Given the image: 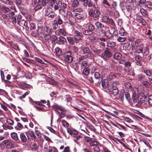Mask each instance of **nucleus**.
Returning a JSON list of instances; mask_svg holds the SVG:
<instances>
[{
	"label": "nucleus",
	"mask_w": 152,
	"mask_h": 152,
	"mask_svg": "<svg viewBox=\"0 0 152 152\" xmlns=\"http://www.w3.org/2000/svg\"><path fill=\"white\" fill-rule=\"evenodd\" d=\"M118 84L116 81H114L112 84L109 86V87L107 89L110 94L112 95L115 96L117 95L118 93V90L117 87L116 86Z\"/></svg>",
	"instance_id": "nucleus-1"
},
{
	"label": "nucleus",
	"mask_w": 152,
	"mask_h": 152,
	"mask_svg": "<svg viewBox=\"0 0 152 152\" xmlns=\"http://www.w3.org/2000/svg\"><path fill=\"white\" fill-rule=\"evenodd\" d=\"M89 15L93 17L95 20H97L99 18L100 15V11L97 9H91L88 12Z\"/></svg>",
	"instance_id": "nucleus-2"
},
{
	"label": "nucleus",
	"mask_w": 152,
	"mask_h": 152,
	"mask_svg": "<svg viewBox=\"0 0 152 152\" xmlns=\"http://www.w3.org/2000/svg\"><path fill=\"white\" fill-rule=\"evenodd\" d=\"M36 104L39 105H41L44 108V111H45L48 110L50 106V102L48 101L47 102L45 100H41L40 102H35Z\"/></svg>",
	"instance_id": "nucleus-3"
},
{
	"label": "nucleus",
	"mask_w": 152,
	"mask_h": 152,
	"mask_svg": "<svg viewBox=\"0 0 152 152\" xmlns=\"http://www.w3.org/2000/svg\"><path fill=\"white\" fill-rule=\"evenodd\" d=\"M90 58L91 59H93L94 58V56L93 54L91 51L88 53L85 56H82L77 59L78 62H80L82 61L86 58Z\"/></svg>",
	"instance_id": "nucleus-4"
},
{
	"label": "nucleus",
	"mask_w": 152,
	"mask_h": 152,
	"mask_svg": "<svg viewBox=\"0 0 152 152\" xmlns=\"http://www.w3.org/2000/svg\"><path fill=\"white\" fill-rule=\"evenodd\" d=\"M72 55L71 53L69 51L66 53L64 55V61L66 62L69 63L72 62L73 58Z\"/></svg>",
	"instance_id": "nucleus-5"
},
{
	"label": "nucleus",
	"mask_w": 152,
	"mask_h": 152,
	"mask_svg": "<svg viewBox=\"0 0 152 152\" xmlns=\"http://www.w3.org/2000/svg\"><path fill=\"white\" fill-rule=\"evenodd\" d=\"M68 41L71 45H73L75 43H78L80 40V38H77L75 37H67Z\"/></svg>",
	"instance_id": "nucleus-6"
},
{
	"label": "nucleus",
	"mask_w": 152,
	"mask_h": 152,
	"mask_svg": "<svg viewBox=\"0 0 152 152\" xmlns=\"http://www.w3.org/2000/svg\"><path fill=\"white\" fill-rule=\"evenodd\" d=\"M28 139H36L37 137L35 136L34 132L31 130H28L25 132Z\"/></svg>",
	"instance_id": "nucleus-7"
},
{
	"label": "nucleus",
	"mask_w": 152,
	"mask_h": 152,
	"mask_svg": "<svg viewBox=\"0 0 152 152\" xmlns=\"http://www.w3.org/2000/svg\"><path fill=\"white\" fill-rule=\"evenodd\" d=\"M48 1L47 0H44L43 2L41 3H39L36 5L34 8L35 11H37L39 10L42 9L43 7L45 6Z\"/></svg>",
	"instance_id": "nucleus-8"
},
{
	"label": "nucleus",
	"mask_w": 152,
	"mask_h": 152,
	"mask_svg": "<svg viewBox=\"0 0 152 152\" xmlns=\"http://www.w3.org/2000/svg\"><path fill=\"white\" fill-rule=\"evenodd\" d=\"M102 20L103 22L105 23H110L112 25H113L115 24L113 20L112 19H110L107 16H104L102 18Z\"/></svg>",
	"instance_id": "nucleus-9"
},
{
	"label": "nucleus",
	"mask_w": 152,
	"mask_h": 152,
	"mask_svg": "<svg viewBox=\"0 0 152 152\" xmlns=\"http://www.w3.org/2000/svg\"><path fill=\"white\" fill-rule=\"evenodd\" d=\"M4 144L7 146L8 148H14V145L11 142V140H4L3 141Z\"/></svg>",
	"instance_id": "nucleus-10"
},
{
	"label": "nucleus",
	"mask_w": 152,
	"mask_h": 152,
	"mask_svg": "<svg viewBox=\"0 0 152 152\" xmlns=\"http://www.w3.org/2000/svg\"><path fill=\"white\" fill-rule=\"evenodd\" d=\"M102 56L104 59L108 60L112 56V54L108 50H106L104 51V53L102 54Z\"/></svg>",
	"instance_id": "nucleus-11"
},
{
	"label": "nucleus",
	"mask_w": 152,
	"mask_h": 152,
	"mask_svg": "<svg viewBox=\"0 0 152 152\" xmlns=\"http://www.w3.org/2000/svg\"><path fill=\"white\" fill-rule=\"evenodd\" d=\"M101 82L102 88L104 89H108L109 86L110 84H109L108 80L106 79H103Z\"/></svg>",
	"instance_id": "nucleus-12"
},
{
	"label": "nucleus",
	"mask_w": 152,
	"mask_h": 152,
	"mask_svg": "<svg viewBox=\"0 0 152 152\" xmlns=\"http://www.w3.org/2000/svg\"><path fill=\"white\" fill-rule=\"evenodd\" d=\"M19 137L20 141L23 143L26 142L28 139L26 135L23 132L20 134Z\"/></svg>",
	"instance_id": "nucleus-13"
},
{
	"label": "nucleus",
	"mask_w": 152,
	"mask_h": 152,
	"mask_svg": "<svg viewBox=\"0 0 152 152\" xmlns=\"http://www.w3.org/2000/svg\"><path fill=\"white\" fill-rule=\"evenodd\" d=\"M82 2L83 3V5L86 7L88 6V7H91L92 5V3L91 1L88 0H84Z\"/></svg>",
	"instance_id": "nucleus-14"
},
{
	"label": "nucleus",
	"mask_w": 152,
	"mask_h": 152,
	"mask_svg": "<svg viewBox=\"0 0 152 152\" xmlns=\"http://www.w3.org/2000/svg\"><path fill=\"white\" fill-rule=\"evenodd\" d=\"M136 52L138 53H143V46L140 44H138L135 48Z\"/></svg>",
	"instance_id": "nucleus-15"
},
{
	"label": "nucleus",
	"mask_w": 152,
	"mask_h": 152,
	"mask_svg": "<svg viewBox=\"0 0 152 152\" xmlns=\"http://www.w3.org/2000/svg\"><path fill=\"white\" fill-rule=\"evenodd\" d=\"M67 132L70 135L72 134L77 135V134L78 132L76 130L72 128H69L67 129Z\"/></svg>",
	"instance_id": "nucleus-16"
},
{
	"label": "nucleus",
	"mask_w": 152,
	"mask_h": 152,
	"mask_svg": "<svg viewBox=\"0 0 152 152\" xmlns=\"http://www.w3.org/2000/svg\"><path fill=\"white\" fill-rule=\"evenodd\" d=\"M53 23H57L59 25H60L63 23V21L61 16L59 15H58L56 19L53 20Z\"/></svg>",
	"instance_id": "nucleus-17"
},
{
	"label": "nucleus",
	"mask_w": 152,
	"mask_h": 152,
	"mask_svg": "<svg viewBox=\"0 0 152 152\" xmlns=\"http://www.w3.org/2000/svg\"><path fill=\"white\" fill-rule=\"evenodd\" d=\"M59 39L56 43L59 45H63L66 41V38L62 36L60 37Z\"/></svg>",
	"instance_id": "nucleus-18"
},
{
	"label": "nucleus",
	"mask_w": 152,
	"mask_h": 152,
	"mask_svg": "<svg viewBox=\"0 0 152 152\" xmlns=\"http://www.w3.org/2000/svg\"><path fill=\"white\" fill-rule=\"evenodd\" d=\"M75 17L79 20H83L84 17L83 15L80 12L75 13Z\"/></svg>",
	"instance_id": "nucleus-19"
},
{
	"label": "nucleus",
	"mask_w": 152,
	"mask_h": 152,
	"mask_svg": "<svg viewBox=\"0 0 152 152\" xmlns=\"http://www.w3.org/2000/svg\"><path fill=\"white\" fill-rule=\"evenodd\" d=\"M81 66L82 68H83L86 67H88L89 66V64L87 61L83 60L81 61Z\"/></svg>",
	"instance_id": "nucleus-20"
},
{
	"label": "nucleus",
	"mask_w": 152,
	"mask_h": 152,
	"mask_svg": "<svg viewBox=\"0 0 152 152\" xmlns=\"http://www.w3.org/2000/svg\"><path fill=\"white\" fill-rule=\"evenodd\" d=\"M82 51L83 53L87 54L91 51L88 47H83L81 48Z\"/></svg>",
	"instance_id": "nucleus-21"
},
{
	"label": "nucleus",
	"mask_w": 152,
	"mask_h": 152,
	"mask_svg": "<svg viewBox=\"0 0 152 152\" xmlns=\"http://www.w3.org/2000/svg\"><path fill=\"white\" fill-rule=\"evenodd\" d=\"M10 136L12 139L14 141H17L19 140L17 134L14 132L11 133Z\"/></svg>",
	"instance_id": "nucleus-22"
},
{
	"label": "nucleus",
	"mask_w": 152,
	"mask_h": 152,
	"mask_svg": "<svg viewBox=\"0 0 152 152\" xmlns=\"http://www.w3.org/2000/svg\"><path fill=\"white\" fill-rule=\"evenodd\" d=\"M30 147L32 151H36L38 149L39 146L35 143H32L30 145Z\"/></svg>",
	"instance_id": "nucleus-23"
},
{
	"label": "nucleus",
	"mask_w": 152,
	"mask_h": 152,
	"mask_svg": "<svg viewBox=\"0 0 152 152\" xmlns=\"http://www.w3.org/2000/svg\"><path fill=\"white\" fill-rule=\"evenodd\" d=\"M99 144V143L96 141L95 140H92L91 141L89 145V147H91L94 146H98Z\"/></svg>",
	"instance_id": "nucleus-24"
},
{
	"label": "nucleus",
	"mask_w": 152,
	"mask_h": 152,
	"mask_svg": "<svg viewBox=\"0 0 152 152\" xmlns=\"http://www.w3.org/2000/svg\"><path fill=\"white\" fill-rule=\"evenodd\" d=\"M11 9L12 8L10 9L9 7H7L5 6H3L2 7V10L4 13L9 12Z\"/></svg>",
	"instance_id": "nucleus-25"
},
{
	"label": "nucleus",
	"mask_w": 152,
	"mask_h": 152,
	"mask_svg": "<svg viewBox=\"0 0 152 152\" xmlns=\"http://www.w3.org/2000/svg\"><path fill=\"white\" fill-rule=\"evenodd\" d=\"M71 6L73 7H76L79 5V2L77 0H73L71 2Z\"/></svg>",
	"instance_id": "nucleus-26"
},
{
	"label": "nucleus",
	"mask_w": 152,
	"mask_h": 152,
	"mask_svg": "<svg viewBox=\"0 0 152 152\" xmlns=\"http://www.w3.org/2000/svg\"><path fill=\"white\" fill-rule=\"evenodd\" d=\"M75 36L77 38H80V40L81 39V37L83 36V34L82 33H81L77 31H74Z\"/></svg>",
	"instance_id": "nucleus-27"
},
{
	"label": "nucleus",
	"mask_w": 152,
	"mask_h": 152,
	"mask_svg": "<svg viewBox=\"0 0 152 152\" xmlns=\"http://www.w3.org/2000/svg\"><path fill=\"white\" fill-rule=\"evenodd\" d=\"M122 55L121 54L119 53H115L113 56L114 58L117 60H118L121 58Z\"/></svg>",
	"instance_id": "nucleus-28"
},
{
	"label": "nucleus",
	"mask_w": 152,
	"mask_h": 152,
	"mask_svg": "<svg viewBox=\"0 0 152 152\" xmlns=\"http://www.w3.org/2000/svg\"><path fill=\"white\" fill-rule=\"evenodd\" d=\"M53 107L56 109H57L60 111L64 110V108L60 105H58L57 104H55L53 106Z\"/></svg>",
	"instance_id": "nucleus-29"
},
{
	"label": "nucleus",
	"mask_w": 152,
	"mask_h": 152,
	"mask_svg": "<svg viewBox=\"0 0 152 152\" xmlns=\"http://www.w3.org/2000/svg\"><path fill=\"white\" fill-rule=\"evenodd\" d=\"M90 48L91 50L96 54H100L101 52V50H100L96 49L93 46H90Z\"/></svg>",
	"instance_id": "nucleus-30"
},
{
	"label": "nucleus",
	"mask_w": 152,
	"mask_h": 152,
	"mask_svg": "<svg viewBox=\"0 0 152 152\" xmlns=\"http://www.w3.org/2000/svg\"><path fill=\"white\" fill-rule=\"evenodd\" d=\"M66 110L64 109V110L61 111V112H60L59 111H57L58 113V114L59 115L60 117L61 118H64L66 115Z\"/></svg>",
	"instance_id": "nucleus-31"
},
{
	"label": "nucleus",
	"mask_w": 152,
	"mask_h": 152,
	"mask_svg": "<svg viewBox=\"0 0 152 152\" xmlns=\"http://www.w3.org/2000/svg\"><path fill=\"white\" fill-rule=\"evenodd\" d=\"M147 1L146 0H139L138 4L140 7H145Z\"/></svg>",
	"instance_id": "nucleus-32"
},
{
	"label": "nucleus",
	"mask_w": 152,
	"mask_h": 152,
	"mask_svg": "<svg viewBox=\"0 0 152 152\" xmlns=\"http://www.w3.org/2000/svg\"><path fill=\"white\" fill-rule=\"evenodd\" d=\"M125 88L128 90V91L131 90L132 88V86L131 83L129 82L126 83L124 85Z\"/></svg>",
	"instance_id": "nucleus-33"
},
{
	"label": "nucleus",
	"mask_w": 152,
	"mask_h": 152,
	"mask_svg": "<svg viewBox=\"0 0 152 152\" xmlns=\"http://www.w3.org/2000/svg\"><path fill=\"white\" fill-rule=\"evenodd\" d=\"M89 69L88 67L84 68L83 70V74L86 77L89 74Z\"/></svg>",
	"instance_id": "nucleus-34"
},
{
	"label": "nucleus",
	"mask_w": 152,
	"mask_h": 152,
	"mask_svg": "<svg viewBox=\"0 0 152 152\" xmlns=\"http://www.w3.org/2000/svg\"><path fill=\"white\" fill-rule=\"evenodd\" d=\"M82 136L81 135H76L74 139V141L77 144L78 143V142L77 141H80L82 139Z\"/></svg>",
	"instance_id": "nucleus-35"
},
{
	"label": "nucleus",
	"mask_w": 152,
	"mask_h": 152,
	"mask_svg": "<svg viewBox=\"0 0 152 152\" xmlns=\"http://www.w3.org/2000/svg\"><path fill=\"white\" fill-rule=\"evenodd\" d=\"M0 0L5 4L8 5H12L13 4V1L12 0H6L5 1L3 0Z\"/></svg>",
	"instance_id": "nucleus-36"
},
{
	"label": "nucleus",
	"mask_w": 152,
	"mask_h": 152,
	"mask_svg": "<svg viewBox=\"0 0 152 152\" xmlns=\"http://www.w3.org/2000/svg\"><path fill=\"white\" fill-rule=\"evenodd\" d=\"M119 34L121 36H124L126 35L127 32L125 31L123 28H121L120 29L119 31Z\"/></svg>",
	"instance_id": "nucleus-37"
},
{
	"label": "nucleus",
	"mask_w": 152,
	"mask_h": 152,
	"mask_svg": "<svg viewBox=\"0 0 152 152\" xmlns=\"http://www.w3.org/2000/svg\"><path fill=\"white\" fill-rule=\"evenodd\" d=\"M107 46L109 47H114L116 46L115 42L113 41H109L107 43Z\"/></svg>",
	"instance_id": "nucleus-38"
},
{
	"label": "nucleus",
	"mask_w": 152,
	"mask_h": 152,
	"mask_svg": "<svg viewBox=\"0 0 152 152\" xmlns=\"http://www.w3.org/2000/svg\"><path fill=\"white\" fill-rule=\"evenodd\" d=\"M136 94V93H133V97L132 98V99L133 100V102L134 103H135V104H137V101L139 99V98L135 96V95Z\"/></svg>",
	"instance_id": "nucleus-39"
},
{
	"label": "nucleus",
	"mask_w": 152,
	"mask_h": 152,
	"mask_svg": "<svg viewBox=\"0 0 152 152\" xmlns=\"http://www.w3.org/2000/svg\"><path fill=\"white\" fill-rule=\"evenodd\" d=\"M105 35L108 38H110L112 37V34L110 31L107 30L104 33Z\"/></svg>",
	"instance_id": "nucleus-40"
},
{
	"label": "nucleus",
	"mask_w": 152,
	"mask_h": 152,
	"mask_svg": "<svg viewBox=\"0 0 152 152\" xmlns=\"http://www.w3.org/2000/svg\"><path fill=\"white\" fill-rule=\"evenodd\" d=\"M61 124L65 128H69V124L64 120H62L61 121Z\"/></svg>",
	"instance_id": "nucleus-41"
},
{
	"label": "nucleus",
	"mask_w": 152,
	"mask_h": 152,
	"mask_svg": "<svg viewBox=\"0 0 152 152\" xmlns=\"http://www.w3.org/2000/svg\"><path fill=\"white\" fill-rule=\"evenodd\" d=\"M57 31H58L59 33L64 36L66 35L67 34L66 32L64 29H59V30H57Z\"/></svg>",
	"instance_id": "nucleus-42"
},
{
	"label": "nucleus",
	"mask_w": 152,
	"mask_h": 152,
	"mask_svg": "<svg viewBox=\"0 0 152 152\" xmlns=\"http://www.w3.org/2000/svg\"><path fill=\"white\" fill-rule=\"evenodd\" d=\"M140 11L142 15L146 16L148 15L147 11L144 8L141 9Z\"/></svg>",
	"instance_id": "nucleus-43"
},
{
	"label": "nucleus",
	"mask_w": 152,
	"mask_h": 152,
	"mask_svg": "<svg viewBox=\"0 0 152 152\" xmlns=\"http://www.w3.org/2000/svg\"><path fill=\"white\" fill-rule=\"evenodd\" d=\"M72 67L75 70H77L79 69V66L78 65V63L77 62H73L72 64Z\"/></svg>",
	"instance_id": "nucleus-44"
},
{
	"label": "nucleus",
	"mask_w": 152,
	"mask_h": 152,
	"mask_svg": "<svg viewBox=\"0 0 152 152\" xmlns=\"http://www.w3.org/2000/svg\"><path fill=\"white\" fill-rule=\"evenodd\" d=\"M92 140V139L91 137L88 136H85L84 137L85 142L86 143H88L89 145Z\"/></svg>",
	"instance_id": "nucleus-45"
},
{
	"label": "nucleus",
	"mask_w": 152,
	"mask_h": 152,
	"mask_svg": "<svg viewBox=\"0 0 152 152\" xmlns=\"http://www.w3.org/2000/svg\"><path fill=\"white\" fill-rule=\"evenodd\" d=\"M58 150L55 147L49 146L48 152H57Z\"/></svg>",
	"instance_id": "nucleus-46"
},
{
	"label": "nucleus",
	"mask_w": 152,
	"mask_h": 152,
	"mask_svg": "<svg viewBox=\"0 0 152 152\" xmlns=\"http://www.w3.org/2000/svg\"><path fill=\"white\" fill-rule=\"evenodd\" d=\"M145 7L152 9V2L149 1H147Z\"/></svg>",
	"instance_id": "nucleus-47"
},
{
	"label": "nucleus",
	"mask_w": 152,
	"mask_h": 152,
	"mask_svg": "<svg viewBox=\"0 0 152 152\" xmlns=\"http://www.w3.org/2000/svg\"><path fill=\"white\" fill-rule=\"evenodd\" d=\"M145 75L142 74H140L137 76V79L138 80H142L145 79Z\"/></svg>",
	"instance_id": "nucleus-48"
},
{
	"label": "nucleus",
	"mask_w": 152,
	"mask_h": 152,
	"mask_svg": "<svg viewBox=\"0 0 152 152\" xmlns=\"http://www.w3.org/2000/svg\"><path fill=\"white\" fill-rule=\"evenodd\" d=\"M117 40L119 42H124L126 40V38L125 37H119Z\"/></svg>",
	"instance_id": "nucleus-49"
},
{
	"label": "nucleus",
	"mask_w": 152,
	"mask_h": 152,
	"mask_svg": "<svg viewBox=\"0 0 152 152\" xmlns=\"http://www.w3.org/2000/svg\"><path fill=\"white\" fill-rule=\"evenodd\" d=\"M56 54V55L60 56L61 54V50L59 48H57L55 49Z\"/></svg>",
	"instance_id": "nucleus-50"
},
{
	"label": "nucleus",
	"mask_w": 152,
	"mask_h": 152,
	"mask_svg": "<svg viewBox=\"0 0 152 152\" xmlns=\"http://www.w3.org/2000/svg\"><path fill=\"white\" fill-rule=\"evenodd\" d=\"M16 15L15 16H11L10 18L12 20V22L13 24H15L17 23V19H16Z\"/></svg>",
	"instance_id": "nucleus-51"
},
{
	"label": "nucleus",
	"mask_w": 152,
	"mask_h": 152,
	"mask_svg": "<svg viewBox=\"0 0 152 152\" xmlns=\"http://www.w3.org/2000/svg\"><path fill=\"white\" fill-rule=\"evenodd\" d=\"M53 7V5L52 2H50L48 3L47 5V9L48 10H52V8Z\"/></svg>",
	"instance_id": "nucleus-52"
},
{
	"label": "nucleus",
	"mask_w": 152,
	"mask_h": 152,
	"mask_svg": "<svg viewBox=\"0 0 152 152\" xmlns=\"http://www.w3.org/2000/svg\"><path fill=\"white\" fill-rule=\"evenodd\" d=\"M144 72L146 75L148 76H150L151 75V73L149 70L147 69H145L144 70Z\"/></svg>",
	"instance_id": "nucleus-53"
},
{
	"label": "nucleus",
	"mask_w": 152,
	"mask_h": 152,
	"mask_svg": "<svg viewBox=\"0 0 152 152\" xmlns=\"http://www.w3.org/2000/svg\"><path fill=\"white\" fill-rule=\"evenodd\" d=\"M125 98L128 101H129L131 99L130 94L129 92H126L125 94Z\"/></svg>",
	"instance_id": "nucleus-54"
},
{
	"label": "nucleus",
	"mask_w": 152,
	"mask_h": 152,
	"mask_svg": "<svg viewBox=\"0 0 152 152\" xmlns=\"http://www.w3.org/2000/svg\"><path fill=\"white\" fill-rule=\"evenodd\" d=\"M149 53V51L148 48L146 47L144 49V52L143 54H145V55H148Z\"/></svg>",
	"instance_id": "nucleus-55"
},
{
	"label": "nucleus",
	"mask_w": 152,
	"mask_h": 152,
	"mask_svg": "<svg viewBox=\"0 0 152 152\" xmlns=\"http://www.w3.org/2000/svg\"><path fill=\"white\" fill-rule=\"evenodd\" d=\"M108 28L104 26L102 27L99 28L100 30L103 33H105L106 31L108 29Z\"/></svg>",
	"instance_id": "nucleus-56"
},
{
	"label": "nucleus",
	"mask_w": 152,
	"mask_h": 152,
	"mask_svg": "<svg viewBox=\"0 0 152 152\" xmlns=\"http://www.w3.org/2000/svg\"><path fill=\"white\" fill-rule=\"evenodd\" d=\"M83 34L86 35H91L92 33V32H91L89 30H84L83 31Z\"/></svg>",
	"instance_id": "nucleus-57"
},
{
	"label": "nucleus",
	"mask_w": 152,
	"mask_h": 152,
	"mask_svg": "<svg viewBox=\"0 0 152 152\" xmlns=\"http://www.w3.org/2000/svg\"><path fill=\"white\" fill-rule=\"evenodd\" d=\"M88 28L89 30L91 31V32L95 30V27L94 25L92 24H90L88 26Z\"/></svg>",
	"instance_id": "nucleus-58"
},
{
	"label": "nucleus",
	"mask_w": 152,
	"mask_h": 152,
	"mask_svg": "<svg viewBox=\"0 0 152 152\" xmlns=\"http://www.w3.org/2000/svg\"><path fill=\"white\" fill-rule=\"evenodd\" d=\"M95 25L98 28H100L101 27H102L104 25L102 24L101 23L99 22H97L95 23Z\"/></svg>",
	"instance_id": "nucleus-59"
},
{
	"label": "nucleus",
	"mask_w": 152,
	"mask_h": 152,
	"mask_svg": "<svg viewBox=\"0 0 152 152\" xmlns=\"http://www.w3.org/2000/svg\"><path fill=\"white\" fill-rule=\"evenodd\" d=\"M138 20L139 22L141 23L143 25H145L146 22L142 18H140L139 19H138Z\"/></svg>",
	"instance_id": "nucleus-60"
},
{
	"label": "nucleus",
	"mask_w": 152,
	"mask_h": 152,
	"mask_svg": "<svg viewBox=\"0 0 152 152\" xmlns=\"http://www.w3.org/2000/svg\"><path fill=\"white\" fill-rule=\"evenodd\" d=\"M7 17V16L5 14H2L1 15V17L0 16V20L2 21L5 20V19H6Z\"/></svg>",
	"instance_id": "nucleus-61"
},
{
	"label": "nucleus",
	"mask_w": 152,
	"mask_h": 152,
	"mask_svg": "<svg viewBox=\"0 0 152 152\" xmlns=\"http://www.w3.org/2000/svg\"><path fill=\"white\" fill-rule=\"evenodd\" d=\"M58 39L57 37L56 36H53L52 37L51 39L52 42L53 44L55 43V42Z\"/></svg>",
	"instance_id": "nucleus-62"
},
{
	"label": "nucleus",
	"mask_w": 152,
	"mask_h": 152,
	"mask_svg": "<svg viewBox=\"0 0 152 152\" xmlns=\"http://www.w3.org/2000/svg\"><path fill=\"white\" fill-rule=\"evenodd\" d=\"M94 76L97 79H99L100 78V74L99 73L96 72L94 73Z\"/></svg>",
	"instance_id": "nucleus-63"
},
{
	"label": "nucleus",
	"mask_w": 152,
	"mask_h": 152,
	"mask_svg": "<svg viewBox=\"0 0 152 152\" xmlns=\"http://www.w3.org/2000/svg\"><path fill=\"white\" fill-rule=\"evenodd\" d=\"M148 102L150 105H152V95H151L149 96L148 97Z\"/></svg>",
	"instance_id": "nucleus-64"
}]
</instances>
